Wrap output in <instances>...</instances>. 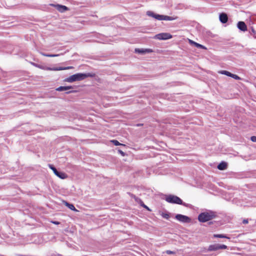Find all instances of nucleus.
I'll list each match as a JSON object with an SVG mask.
<instances>
[{
    "mask_svg": "<svg viewBox=\"0 0 256 256\" xmlns=\"http://www.w3.org/2000/svg\"><path fill=\"white\" fill-rule=\"evenodd\" d=\"M94 74L90 73H77L66 78L64 82H73L76 81H80L88 77H93Z\"/></svg>",
    "mask_w": 256,
    "mask_h": 256,
    "instance_id": "1",
    "label": "nucleus"
},
{
    "mask_svg": "<svg viewBox=\"0 0 256 256\" xmlns=\"http://www.w3.org/2000/svg\"><path fill=\"white\" fill-rule=\"evenodd\" d=\"M215 216L214 212L212 211L206 212L198 215V220L200 222H205L212 220Z\"/></svg>",
    "mask_w": 256,
    "mask_h": 256,
    "instance_id": "2",
    "label": "nucleus"
},
{
    "mask_svg": "<svg viewBox=\"0 0 256 256\" xmlns=\"http://www.w3.org/2000/svg\"><path fill=\"white\" fill-rule=\"evenodd\" d=\"M165 200L168 203L184 205L183 204L182 200L174 195L169 194L166 196Z\"/></svg>",
    "mask_w": 256,
    "mask_h": 256,
    "instance_id": "3",
    "label": "nucleus"
},
{
    "mask_svg": "<svg viewBox=\"0 0 256 256\" xmlns=\"http://www.w3.org/2000/svg\"><path fill=\"white\" fill-rule=\"evenodd\" d=\"M172 38V35L168 32H162L156 34L154 38L158 40H168Z\"/></svg>",
    "mask_w": 256,
    "mask_h": 256,
    "instance_id": "4",
    "label": "nucleus"
},
{
    "mask_svg": "<svg viewBox=\"0 0 256 256\" xmlns=\"http://www.w3.org/2000/svg\"><path fill=\"white\" fill-rule=\"evenodd\" d=\"M228 247L226 245L215 244H214L210 245L208 250L209 252L216 251L220 249H226Z\"/></svg>",
    "mask_w": 256,
    "mask_h": 256,
    "instance_id": "5",
    "label": "nucleus"
},
{
    "mask_svg": "<svg viewBox=\"0 0 256 256\" xmlns=\"http://www.w3.org/2000/svg\"><path fill=\"white\" fill-rule=\"evenodd\" d=\"M175 218L178 221L183 223H190L191 222V218L188 216L181 214H177Z\"/></svg>",
    "mask_w": 256,
    "mask_h": 256,
    "instance_id": "6",
    "label": "nucleus"
},
{
    "mask_svg": "<svg viewBox=\"0 0 256 256\" xmlns=\"http://www.w3.org/2000/svg\"><path fill=\"white\" fill-rule=\"evenodd\" d=\"M176 16H168L156 14V19L158 20H174L176 19Z\"/></svg>",
    "mask_w": 256,
    "mask_h": 256,
    "instance_id": "7",
    "label": "nucleus"
},
{
    "mask_svg": "<svg viewBox=\"0 0 256 256\" xmlns=\"http://www.w3.org/2000/svg\"><path fill=\"white\" fill-rule=\"evenodd\" d=\"M134 52L137 54H144L153 52L154 50L151 48H136Z\"/></svg>",
    "mask_w": 256,
    "mask_h": 256,
    "instance_id": "8",
    "label": "nucleus"
},
{
    "mask_svg": "<svg viewBox=\"0 0 256 256\" xmlns=\"http://www.w3.org/2000/svg\"><path fill=\"white\" fill-rule=\"evenodd\" d=\"M218 73L226 75V76H230V77H232L233 78L236 80H240V78L238 76H237L235 74H232L230 73V72L226 71V70H220V71L218 72Z\"/></svg>",
    "mask_w": 256,
    "mask_h": 256,
    "instance_id": "9",
    "label": "nucleus"
},
{
    "mask_svg": "<svg viewBox=\"0 0 256 256\" xmlns=\"http://www.w3.org/2000/svg\"><path fill=\"white\" fill-rule=\"evenodd\" d=\"M50 5L56 8L60 12H64L68 10V8L65 6L54 4H50Z\"/></svg>",
    "mask_w": 256,
    "mask_h": 256,
    "instance_id": "10",
    "label": "nucleus"
},
{
    "mask_svg": "<svg viewBox=\"0 0 256 256\" xmlns=\"http://www.w3.org/2000/svg\"><path fill=\"white\" fill-rule=\"evenodd\" d=\"M237 26L242 31L245 32L247 30V26L244 22H239L237 24Z\"/></svg>",
    "mask_w": 256,
    "mask_h": 256,
    "instance_id": "11",
    "label": "nucleus"
},
{
    "mask_svg": "<svg viewBox=\"0 0 256 256\" xmlns=\"http://www.w3.org/2000/svg\"><path fill=\"white\" fill-rule=\"evenodd\" d=\"M188 42H189V43L190 44L194 46L196 48H202V49H204V50H206V46H203L202 44H198V43L193 41L192 40H191L189 39L188 40Z\"/></svg>",
    "mask_w": 256,
    "mask_h": 256,
    "instance_id": "12",
    "label": "nucleus"
},
{
    "mask_svg": "<svg viewBox=\"0 0 256 256\" xmlns=\"http://www.w3.org/2000/svg\"><path fill=\"white\" fill-rule=\"evenodd\" d=\"M220 20L223 24H225L228 21V16L226 14H221L220 15Z\"/></svg>",
    "mask_w": 256,
    "mask_h": 256,
    "instance_id": "13",
    "label": "nucleus"
},
{
    "mask_svg": "<svg viewBox=\"0 0 256 256\" xmlns=\"http://www.w3.org/2000/svg\"><path fill=\"white\" fill-rule=\"evenodd\" d=\"M72 86H61L56 88V90L58 92L65 91L72 88Z\"/></svg>",
    "mask_w": 256,
    "mask_h": 256,
    "instance_id": "14",
    "label": "nucleus"
},
{
    "mask_svg": "<svg viewBox=\"0 0 256 256\" xmlns=\"http://www.w3.org/2000/svg\"><path fill=\"white\" fill-rule=\"evenodd\" d=\"M227 166L226 162H222L218 166V168L220 170H224L226 168Z\"/></svg>",
    "mask_w": 256,
    "mask_h": 256,
    "instance_id": "15",
    "label": "nucleus"
},
{
    "mask_svg": "<svg viewBox=\"0 0 256 256\" xmlns=\"http://www.w3.org/2000/svg\"><path fill=\"white\" fill-rule=\"evenodd\" d=\"M59 178L64 180L68 178V175L64 172H58L57 174H56Z\"/></svg>",
    "mask_w": 256,
    "mask_h": 256,
    "instance_id": "16",
    "label": "nucleus"
},
{
    "mask_svg": "<svg viewBox=\"0 0 256 256\" xmlns=\"http://www.w3.org/2000/svg\"><path fill=\"white\" fill-rule=\"evenodd\" d=\"M74 68L73 66H70L67 67H56L54 68V71H59V70H70V69H72Z\"/></svg>",
    "mask_w": 256,
    "mask_h": 256,
    "instance_id": "17",
    "label": "nucleus"
},
{
    "mask_svg": "<svg viewBox=\"0 0 256 256\" xmlns=\"http://www.w3.org/2000/svg\"><path fill=\"white\" fill-rule=\"evenodd\" d=\"M40 54H42V56H47V57H50V58H53V57H56V56H60V54H46L44 53H43L42 52H40Z\"/></svg>",
    "mask_w": 256,
    "mask_h": 256,
    "instance_id": "18",
    "label": "nucleus"
},
{
    "mask_svg": "<svg viewBox=\"0 0 256 256\" xmlns=\"http://www.w3.org/2000/svg\"><path fill=\"white\" fill-rule=\"evenodd\" d=\"M66 206H67L70 210L74 211H78L76 209L74 206L72 204H70L68 202H66Z\"/></svg>",
    "mask_w": 256,
    "mask_h": 256,
    "instance_id": "19",
    "label": "nucleus"
},
{
    "mask_svg": "<svg viewBox=\"0 0 256 256\" xmlns=\"http://www.w3.org/2000/svg\"><path fill=\"white\" fill-rule=\"evenodd\" d=\"M110 142H112L115 146H125L124 144L119 142L118 141L115 140H111Z\"/></svg>",
    "mask_w": 256,
    "mask_h": 256,
    "instance_id": "20",
    "label": "nucleus"
},
{
    "mask_svg": "<svg viewBox=\"0 0 256 256\" xmlns=\"http://www.w3.org/2000/svg\"><path fill=\"white\" fill-rule=\"evenodd\" d=\"M146 15L156 18V14H154V12L152 11H148L146 12Z\"/></svg>",
    "mask_w": 256,
    "mask_h": 256,
    "instance_id": "21",
    "label": "nucleus"
},
{
    "mask_svg": "<svg viewBox=\"0 0 256 256\" xmlns=\"http://www.w3.org/2000/svg\"><path fill=\"white\" fill-rule=\"evenodd\" d=\"M214 238H229L227 237L226 236L224 235V234H214Z\"/></svg>",
    "mask_w": 256,
    "mask_h": 256,
    "instance_id": "22",
    "label": "nucleus"
},
{
    "mask_svg": "<svg viewBox=\"0 0 256 256\" xmlns=\"http://www.w3.org/2000/svg\"><path fill=\"white\" fill-rule=\"evenodd\" d=\"M48 167L52 170L55 175L57 174L58 171L53 166L52 164H49Z\"/></svg>",
    "mask_w": 256,
    "mask_h": 256,
    "instance_id": "23",
    "label": "nucleus"
},
{
    "mask_svg": "<svg viewBox=\"0 0 256 256\" xmlns=\"http://www.w3.org/2000/svg\"><path fill=\"white\" fill-rule=\"evenodd\" d=\"M160 215L162 218H164L166 220H168L170 218L169 214L168 213L162 212V213H160Z\"/></svg>",
    "mask_w": 256,
    "mask_h": 256,
    "instance_id": "24",
    "label": "nucleus"
},
{
    "mask_svg": "<svg viewBox=\"0 0 256 256\" xmlns=\"http://www.w3.org/2000/svg\"><path fill=\"white\" fill-rule=\"evenodd\" d=\"M46 70H50V71H54V68H50V67H46Z\"/></svg>",
    "mask_w": 256,
    "mask_h": 256,
    "instance_id": "25",
    "label": "nucleus"
},
{
    "mask_svg": "<svg viewBox=\"0 0 256 256\" xmlns=\"http://www.w3.org/2000/svg\"><path fill=\"white\" fill-rule=\"evenodd\" d=\"M166 253L168 254H174L175 252H173V251L170 250H168L166 251Z\"/></svg>",
    "mask_w": 256,
    "mask_h": 256,
    "instance_id": "26",
    "label": "nucleus"
},
{
    "mask_svg": "<svg viewBox=\"0 0 256 256\" xmlns=\"http://www.w3.org/2000/svg\"><path fill=\"white\" fill-rule=\"evenodd\" d=\"M31 64L33 66H35V67H36V68H39V66H40V65L39 64H38L36 63H34V62H30Z\"/></svg>",
    "mask_w": 256,
    "mask_h": 256,
    "instance_id": "27",
    "label": "nucleus"
},
{
    "mask_svg": "<svg viewBox=\"0 0 256 256\" xmlns=\"http://www.w3.org/2000/svg\"><path fill=\"white\" fill-rule=\"evenodd\" d=\"M250 140L253 142H256V136H252L250 138Z\"/></svg>",
    "mask_w": 256,
    "mask_h": 256,
    "instance_id": "28",
    "label": "nucleus"
},
{
    "mask_svg": "<svg viewBox=\"0 0 256 256\" xmlns=\"http://www.w3.org/2000/svg\"><path fill=\"white\" fill-rule=\"evenodd\" d=\"M118 152L119 154H120L123 156H125V155H126L125 153L124 152H122V150H118Z\"/></svg>",
    "mask_w": 256,
    "mask_h": 256,
    "instance_id": "29",
    "label": "nucleus"
},
{
    "mask_svg": "<svg viewBox=\"0 0 256 256\" xmlns=\"http://www.w3.org/2000/svg\"><path fill=\"white\" fill-rule=\"evenodd\" d=\"M46 66L40 65V66H39V68L42 69V70H46Z\"/></svg>",
    "mask_w": 256,
    "mask_h": 256,
    "instance_id": "30",
    "label": "nucleus"
},
{
    "mask_svg": "<svg viewBox=\"0 0 256 256\" xmlns=\"http://www.w3.org/2000/svg\"><path fill=\"white\" fill-rule=\"evenodd\" d=\"M142 206L146 208V210H150V208L146 205H144V204L142 205Z\"/></svg>",
    "mask_w": 256,
    "mask_h": 256,
    "instance_id": "31",
    "label": "nucleus"
},
{
    "mask_svg": "<svg viewBox=\"0 0 256 256\" xmlns=\"http://www.w3.org/2000/svg\"><path fill=\"white\" fill-rule=\"evenodd\" d=\"M242 222L244 224H246L248 223V220H244Z\"/></svg>",
    "mask_w": 256,
    "mask_h": 256,
    "instance_id": "32",
    "label": "nucleus"
},
{
    "mask_svg": "<svg viewBox=\"0 0 256 256\" xmlns=\"http://www.w3.org/2000/svg\"><path fill=\"white\" fill-rule=\"evenodd\" d=\"M52 222L55 224H59L60 222Z\"/></svg>",
    "mask_w": 256,
    "mask_h": 256,
    "instance_id": "33",
    "label": "nucleus"
},
{
    "mask_svg": "<svg viewBox=\"0 0 256 256\" xmlns=\"http://www.w3.org/2000/svg\"><path fill=\"white\" fill-rule=\"evenodd\" d=\"M66 92V94H69L70 92Z\"/></svg>",
    "mask_w": 256,
    "mask_h": 256,
    "instance_id": "34",
    "label": "nucleus"
}]
</instances>
